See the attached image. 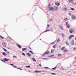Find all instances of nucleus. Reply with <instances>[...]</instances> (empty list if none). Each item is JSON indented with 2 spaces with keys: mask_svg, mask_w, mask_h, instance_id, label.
Segmentation results:
<instances>
[{
  "mask_svg": "<svg viewBox=\"0 0 76 76\" xmlns=\"http://www.w3.org/2000/svg\"><path fill=\"white\" fill-rule=\"evenodd\" d=\"M68 23H69V22L67 21L66 23V26L68 28H70V25L68 24Z\"/></svg>",
  "mask_w": 76,
  "mask_h": 76,
  "instance_id": "f257e3e1",
  "label": "nucleus"
},
{
  "mask_svg": "<svg viewBox=\"0 0 76 76\" xmlns=\"http://www.w3.org/2000/svg\"><path fill=\"white\" fill-rule=\"evenodd\" d=\"M55 9L53 7H51L49 9V11H50L51 10H52L53 11V12H54V10Z\"/></svg>",
  "mask_w": 76,
  "mask_h": 76,
  "instance_id": "f03ea898",
  "label": "nucleus"
},
{
  "mask_svg": "<svg viewBox=\"0 0 76 76\" xmlns=\"http://www.w3.org/2000/svg\"><path fill=\"white\" fill-rule=\"evenodd\" d=\"M2 45L3 47H6V42H3L2 43Z\"/></svg>",
  "mask_w": 76,
  "mask_h": 76,
  "instance_id": "7ed1b4c3",
  "label": "nucleus"
},
{
  "mask_svg": "<svg viewBox=\"0 0 76 76\" xmlns=\"http://www.w3.org/2000/svg\"><path fill=\"white\" fill-rule=\"evenodd\" d=\"M58 27L60 28L62 30H63V27L61 25H59Z\"/></svg>",
  "mask_w": 76,
  "mask_h": 76,
  "instance_id": "20e7f679",
  "label": "nucleus"
},
{
  "mask_svg": "<svg viewBox=\"0 0 76 76\" xmlns=\"http://www.w3.org/2000/svg\"><path fill=\"white\" fill-rule=\"evenodd\" d=\"M49 53H50V51H48L47 52H46L44 53V54H49Z\"/></svg>",
  "mask_w": 76,
  "mask_h": 76,
  "instance_id": "39448f33",
  "label": "nucleus"
},
{
  "mask_svg": "<svg viewBox=\"0 0 76 76\" xmlns=\"http://www.w3.org/2000/svg\"><path fill=\"white\" fill-rule=\"evenodd\" d=\"M72 19H75V18H76V17L75 16V15H72Z\"/></svg>",
  "mask_w": 76,
  "mask_h": 76,
  "instance_id": "423d86ee",
  "label": "nucleus"
},
{
  "mask_svg": "<svg viewBox=\"0 0 76 76\" xmlns=\"http://www.w3.org/2000/svg\"><path fill=\"white\" fill-rule=\"evenodd\" d=\"M58 10V7L57 6H56L55 7V10H56V11H57V10Z\"/></svg>",
  "mask_w": 76,
  "mask_h": 76,
  "instance_id": "0eeeda50",
  "label": "nucleus"
},
{
  "mask_svg": "<svg viewBox=\"0 0 76 76\" xmlns=\"http://www.w3.org/2000/svg\"><path fill=\"white\" fill-rule=\"evenodd\" d=\"M68 1L69 3H72L74 1V0H69Z\"/></svg>",
  "mask_w": 76,
  "mask_h": 76,
  "instance_id": "6e6552de",
  "label": "nucleus"
},
{
  "mask_svg": "<svg viewBox=\"0 0 76 76\" xmlns=\"http://www.w3.org/2000/svg\"><path fill=\"white\" fill-rule=\"evenodd\" d=\"M74 31V30L72 29H71L69 30V32L71 34L72 33V32Z\"/></svg>",
  "mask_w": 76,
  "mask_h": 76,
  "instance_id": "1a4fd4ad",
  "label": "nucleus"
},
{
  "mask_svg": "<svg viewBox=\"0 0 76 76\" xmlns=\"http://www.w3.org/2000/svg\"><path fill=\"white\" fill-rule=\"evenodd\" d=\"M27 55L29 56V57H31V53H27Z\"/></svg>",
  "mask_w": 76,
  "mask_h": 76,
  "instance_id": "9d476101",
  "label": "nucleus"
},
{
  "mask_svg": "<svg viewBox=\"0 0 76 76\" xmlns=\"http://www.w3.org/2000/svg\"><path fill=\"white\" fill-rule=\"evenodd\" d=\"M2 54H3L4 56H7V54L4 52H3L2 53Z\"/></svg>",
  "mask_w": 76,
  "mask_h": 76,
  "instance_id": "9b49d317",
  "label": "nucleus"
},
{
  "mask_svg": "<svg viewBox=\"0 0 76 76\" xmlns=\"http://www.w3.org/2000/svg\"><path fill=\"white\" fill-rule=\"evenodd\" d=\"M51 5L50 4V3H49L48 6V8H49V9L51 8V7H51Z\"/></svg>",
  "mask_w": 76,
  "mask_h": 76,
  "instance_id": "f8f14e48",
  "label": "nucleus"
},
{
  "mask_svg": "<svg viewBox=\"0 0 76 76\" xmlns=\"http://www.w3.org/2000/svg\"><path fill=\"white\" fill-rule=\"evenodd\" d=\"M4 61H8V60H10V59H7L6 58H4Z\"/></svg>",
  "mask_w": 76,
  "mask_h": 76,
  "instance_id": "ddd939ff",
  "label": "nucleus"
},
{
  "mask_svg": "<svg viewBox=\"0 0 76 76\" xmlns=\"http://www.w3.org/2000/svg\"><path fill=\"white\" fill-rule=\"evenodd\" d=\"M56 5H57L58 6H60V4L59 3H55Z\"/></svg>",
  "mask_w": 76,
  "mask_h": 76,
  "instance_id": "4468645a",
  "label": "nucleus"
},
{
  "mask_svg": "<svg viewBox=\"0 0 76 76\" xmlns=\"http://www.w3.org/2000/svg\"><path fill=\"white\" fill-rule=\"evenodd\" d=\"M72 45H75V42H74V40H73L72 42Z\"/></svg>",
  "mask_w": 76,
  "mask_h": 76,
  "instance_id": "2eb2a0df",
  "label": "nucleus"
},
{
  "mask_svg": "<svg viewBox=\"0 0 76 76\" xmlns=\"http://www.w3.org/2000/svg\"><path fill=\"white\" fill-rule=\"evenodd\" d=\"M34 72H35L36 73H40L41 72V71H39L38 70H36V71Z\"/></svg>",
  "mask_w": 76,
  "mask_h": 76,
  "instance_id": "dca6fc26",
  "label": "nucleus"
},
{
  "mask_svg": "<svg viewBox=\"0 0 76 76\" xmlns=\"http://www.w3.org/2000/svg\"><path fill=\"white\" fill-rule=\"evenodd\" d=\"M56 47H57V45H53V48H56Z\"/></svg>",
  "mask_w": 76,
  "mask_h": 76,
  "instance_id": "f3484780",
  "label": "nucleus"
},
{
  "mask_svg": "<svg viewBox=\"0 0 76 76\" xmlns=\"http://www.w3.org/2000/svg\"><path fill=\"white\" fill-rule=\"evenodd\" d=\"M17 45L18 47H19V48H21V46H20L19 44H17Z\"/></svg>",
  "mask_w": 76,
  "mask_h": 76,
  "instance_id": "a211bd4d",
  "label": "nucleus"
},
{
  "mask_svg": "<svg viewBox=\"0 0 76 76\" xmlns=\"http://www.w3.org/2000/svg\"><path fill=\"white\" fill-rule=\"evenodd\" d=\"M32 60L33 61H35V62H36V61H36V60H35V59L34 58H32Z\"/></svg>",
  "mask_w": 76,
  "mask_h": 76,
  "instance_id": "6ab92c4d",
  "label": "nucleus"
},
{
  "mask_svg": "<svg viewBox=\"0 0 76 76\" xmlns=\"http://www.w3.org/2000/svg\"><path fill=\"white\" fill-rule=\"evenodd\" d=\"M26 50V48H23L22 49V51H25V50Z\"/></svg>",
  "mask_w": 76,
  "mask_h": 76,
  "instance_id": "aec40b11",
  "label": "nucleus"
},
{
  "mask_svg": "<svg viewBox=\"0 0 76 76\" xmlns=\"http://www.w3.org/2000/svg\"><path fill=\"white\" fill-rule=\"evenodd\" d=\"M26 67H27V68H30L31 67V66H30L28 65V66H26Z\"/></svg>",
  "mask_w": 76,
  "mask_h": 76,
  "instance_id": "412c9836",
  "label": "nucleus"
},
{
  "mask_svg": "<svg viewBox=\"0 0 76 76\" xmlns=\"http://www.w3.org/2000/svg\"><path fill=\"white\" fill-rule=\"evenodd\" d=\"M51 53H53V52H54V49H51Z\"/></svg>",
  "mask_w": 76,
  "mask_h": 76,
  "instance_id": "4be33fe9",
  "label": "nucleus"
},
{
  "mask_svg": "<svg viewBox=\"0 0 76 76\" xmlns=\"http://www.w3.org/2000/svg\"><path fill=\"white\" fill-rule=\"evenodd\" d=\"M66 45H69V43H68V42L67 41L66 42Z\"/></svg>",
  "mask_w": 76,
  "mask_h": 76,
  "instance_id": "5701e85b",
  "label": "nucleus"
},
{
  "mask_svg": "<svg viewBox=\"0 0 76 76\" xmlns=\"http://www.w3.org/2000/svg\"><path fill=\"white\" fill-rule=\"evenodd\" d=\"M69 39H72V37H71L70 36L69 37Z\"/></svg>",
  "mask_w": 76,
  "mask_h": 76,
  "instance_id": "b1692460",
  "label": "nucleus"
},
{
  "mask_svg": "<svg viewBox=\"0 0 76 76\" xmlns=\"http://www.w3.org/2000/svg\"><path fill=\"white\" fill-rule=\"evenodd\" d=\"M29 52H30V53H32V54H34V53H33V52H32V51H29Z\"/></svg>",
  "mask_w": 76,
  "mask_h": 76,
  "instance_id": "393cba45",
  "label": "nucleus"
},
{
  "mask_svg": "<svg viewBox=\"0 0 76 76\" xmlns=\"http://www.w3.org/2000/svg\"><path fill=\"white\" fill-rule=\"evenodd\" d=\"M60 39H58V42H60Z\"/></svg>",
  "mask_w": 76,
  "mask_h": 76,
  "instance_id": "a878e982",
  "label": "nucleus"
},
{
  "mask_svg": "<svg viewBox=\"0 0 76 76\" xmlns=\"http://www.w3.org/2000/svg\"><path fill=\"white\" fill-rule=\"evenodd\" d=\"M64 52H67V50H63Z\"/></svg>",
  "mask_w": 76,
  "mask_h": 76,
  "instance_id": "bb28decb",
  "label": "nucleus"
},
{
  "mask_svg": "<svg viewBox=\"0 0 76 76\" xmlns=\"http://www.w3.org/2000/svg\"><path fill=\"white\" fill-rule=\"evenodd\" d=\"M70 36L72 38V37H75V35H70Z\"/></svg>",
  "mask_w": 76,
  "mask_h": 76,
  "instance_id": "cd10ccee",
  "label": "nucleus"
},
{
  "mask_svg": "<svg viewBox=\"0 0 76 76\" xmlns=\"http://www.w3.org/2000/svg\"><path fill=\"white\" fill-rule=\"evenodd\" d=\"M64 48H65L64 47H63L61 49V50H63Z\"/></svg>",
  "mask_w": 76,
  "mask_h": 76,
  "instance_id": "c85d7f7f",
  "label": "nucleus"
},
{
  "mask_svg": "<svg viewBox=\"0 0 76 76\" xmlns=\"http://www.w3.org/2000/svg\"><path fill=\"white\" fill-rule=\"evenodd\" d=\"M47 31H49V29L47 30L46 31H44V32H47Z\"/></svg>",
  "mask_w": 76,
  "mask_h": 76,
  "instance_id": "c756f323",
  "label": "nucleus"
},
{
  "mask_svg": "<svg viewBox=\"0 0 76 76\" xmlns=\"http://www.w3.org/2000/svg\"><path fill=\"white\" fill-rule=\"evenodd\" d=\"M51 74H52V75H56V74L54 73H51Z\"/></svg>",
  "mask_w": 76,
  "mask_h": 76,
  "instance_id": "7c9ffc66",
  "label": "nucleus"
},
{
  "mask_svg": "<svg viewBox=\"0 0 76 76\" xmlns=\"http://www.w3.org/2000/svg\"><path fill=\"white\" fill-rule=\"evenodd\" d=\"M62 37H64V36H65V35H64V34H62Z\"/></svg>",
  "mask_w": 76,
  "mask_h": 76,
  "instance_id": "2f4dec72",
  "label": "nucleus"
},
{
  "mask_svg": "<svg viewBox=\"0 0 76 76\" xmlns=\"http://www.w3.org/2000/svg\"><path fill=\"white\" fill-rule=\"evenodd\" d=\"M56 69V66L54 68H52V69H53V70H55V69Z\"/></svg>",
  "mask_w": 76,
  "mask_h": 76,
  "instance_id": "473e14b6",
  "label": "nucleus"
},
{
  "mask_svg": "<svg viewBox=\"0 0 76 76\" xmlns=\"http://www.w3.org/2000/svg\"><path fill=\"white\" fill-rule=\"evenodd\" d=\"M64 10L65 11H67V9H66V8L64 9Z\"/></svg>",
  "mask_w": 76,
  "mask_h": 76,
  "instance_id": "72a5a7b5",
  "label": "nucleus"
},
{
  "mask_svg": "<svg viewBox=\"0 0 76 76\" xmlns=\"http://www.w3.org/2000/svg\"><path fill=\"white\" fill-rule=\"evenodd\" d=\"M68 20V18H66L65 19H64V20L65 21H66V20Z\"/></svg>",
  "mask_w": 76,
  "mask_h": 76,
  "instance_id": "f704fd0d",
  "label": "nucleus"
},
{
  "mask_svg": "<svg viewBox=\"0 0 76 76\" xmlns=\"http://www.w3.org/2000/svg\"><path fill=\"white\" fill-rule=\"evenodd\" d=\"M3 49H4V51H5L7 52V50H6V49H4V48H3Z\"/></svg>",
  "mask_w": 76,
  "mask_h": 76,
  "instance_id": "c9c22d12",
  "label": "nucleus"
},
{
  "mask_svg": "<svg viewBox=\"0 0 76 76\" xmlns=\"http://www.w3.org/2000/svg\"><path fill=\"white\" fill-rule=\"evenodd\" d=\"M13 58H17V56H14L13 57Z\"/></svg>",
  "mask_w": 76,
  "mask_h": 76,
  "instance_id": "e433bc0d",
  "label": "nucleus"
},
{
  "mask_svg": "<svg viewBox=\"0 0 76 76\" xmlns=\"http://www.w3.org/2000/svg\"><path fill=\"white\" fill-rule=\"evenodd\" d=\"M71 10H75V9L74 8H71Z\"/></svg>",
  "mask_w": 76,
  "mask_h": 76,
  "instance_id": "4c0bfd02",
  "label": "nucleus"
},
{
  "mask_svg": "<svg viewBox=\"0 0 76 76\" xmlns=\"http://www.w3.org/2000/svg\"><path fill=\"white\" fill-rule=\"evenodd\" d=\"M54 55H51L50 56H49L50 57H54Z\"/></svg>",
  "mask_w": 76,
  "mask_h": 76,
  "instance_id": "58836bf2",
  "label": "nucleus"
},
{
  "mask_svg": "<svg viewBox=\"0 0 76 76\" xmlns=\"http://www.w3.org/2000/svg\"><path fill=\"white\" fill-rule=\"evenodd\" d=\"M52 19H50V22H52Z\"/></svg>",
  "mask_w": 76,
  "mask_h": 76,
  "instance_id": "ea45409f",
  "label": "nucleus"
},
{
  "mask_svg": "<svg viewBox=\"0 0 76 76\" xmlns=\"http://www.w3.org/2000/svg\"><path fill=\"white\" fill-rule=\"evenodd\" d=\"M0 38H2V39H4V38L3 37H2V36H0Z\"/></svg>",
  "mask_w": 76,
  "mask_h": 76,
  "instance_id": "a19ab883",
  "label": "nucleus"
},
{
  "mask_svg": "<svg viewBox=\"0 0 76 76\" xmlns=\"http://www.w3.org/2000/svg\"><path fill=\"white\" fill-rule=\"evenodd\" d=\"M45 69H48V67H44Z\"/></svg>",
  "mask_w": 76,
  "mask_h": 76,
  "instance_id": "79ce46f5",
  "label": "nucleus"
},
{
  "mask_svg": "<svg viewBox=\"0 0 76 76\" xmlns=\"http://www.w3.org/2000/svg\"><path fill=\"white\" fill-rule=\"evenodd\" d=\"M58 56H61V54H58Z\"/></svg>",
  "mask_w": 76,
  "mask_h": 76,
  "instance_id": "37998d69",
  "label": "nucleus"
},
{
  "mask_svg": "<svg viewBox=\"0 0 76 76\" xmlns=\"http://www.w3.org/2000/svg\"><path fill=\"white\" fill-rule=\"evenodd\" d=\"M22 55H23V56H25V54L24 53H22Z\"/></svg>",
  "mask_w": 76,
  "mask_h": 76,
  "instance_id": "c03bdc74",
  "label": "nucleus"
},
{
  "mask_svg": "<svg viewBox=\"0 0 76 76\" xmlns=\"http://www.w3.org/2000/svg\"><path fill=\"white\" fill-rule=\"evenodd\" d=\"M76 49V48H75V47L74 48L73 50H75Z\"/></svg>",
  "mask_w": 76,
  "mask_h": 76,
  "instance_id": "a18cd8bd",
  "label": "nucleus"
},
{
  "mask_svg": "<svg viewBox=\"0 0 76 76\" xmlns=\"http://www.w3.org/2000/svg\"><path fill=\"white\" fill-rule=\"evenodd\" d=\"M10 64L11 65H12V66H13L14 65V64Z\"/></svg>",
  "mask_w": 76,
  "mask_h": 76,
  "instance_id": "49530a36",
  "label": "nucleus"
},
{
  "mask_svg": "<svg viewBox=\"0 0 76 76\" xmlns=\"http://www.w3.org/2000/svg\"><path fill=\"white\" fill-rule=\"evenodd\" d=\"M48 28H49V27H50V25L49 24H48Z\"/></svg>",
  "mask_w": 76,
  "mask_h": 76,
  "instance_id": "de8ad7c7",
  "label": "nucleus"
},
{
  "mask_svg": "<svg viewBox=\"0 0 76 76\" xmlns=\"http://www.w3.org/2000/svg\"><path fill=\"white\" fill-rule=\"evenodd\" d=\"M1 61H3V62H4V60H1Z\"/></svg>",
  "mask_w": 76,
  "mask_h": 76,
  "instance_id": "09e8293b",
  "label": "nucleus"
},
{
  "mask_svg": "<svg viewBox=\"0 0 76 76\" xmlns=\"http://www.w3.org/2000/svg\"><path fill=\"white\" fill-rule=\"evenodd\" d=\"M69 15L70 16H71L72 15V14H71V13H69Z\"/></svg>",
  "mask_w": 76,
  "mask_h": 76,
  "instance_id": "8fccbe9b",
  "label": "nucleus"
},
{
  "mask_svg": "<svg viewBox=\"0 0 76 76\" xmlns=\"http://www.w3.org/2000/svg\"><path fill=\"white\" fill-rule=\"evenodd\" d=\"M43 59L46 60V59H47V58H43Z\"/></svg>",
  "mask_w": 76,
  "mask_h": 76,
  "instance_id": "3c124183",
  "label": "nucleus"
},
{
  "mask_svg": "<svg viewBox=\"0 0 76 76\" xmlns=\"http://www.w3.org/2000/svg\"><path fill=\"white\" fill-rule=\"evenodd\" d=\"M39 65L40 66H42L40 64H39Z\"/></svg>",
  "mask_w": 76,
  "mask_h": 76,
  "instance_id": "603ef678",
  "label": "nucleus"
},
{
  "mask_svg": "<svg viewBox=\"0 0 76 76\" xmlns=\"http://www.w3.org/2000/svg\"><path fill=\"white\" fill-rule=\"evenodd\" d=\"M51 44H53H53H54V42H52V43H51Z\"/></svg>",
  "mask_w": 76,
  "mask_h": 76,
  "instance_id": "864d4df0",
  "label": "nucleus"
},
{
  "mask_svg": "<svg viewBox=\"0 0 76 76\" xmlns=\"http://www.w3.org/2000/svg\"><path fill=\"white\" fill-rule=\"evenodd\" d=\"M14 67H15V68H16V66H14Z\"/></svg>",
  "mask_w": 76,
  "mask_h": 76,
  "instance_id": "5fc2aeb1",
  "label": "nucleus"
},
{
  "mask_svg": "<svg viewBox=\"0 0 76 76\" xmlns=\"http://www.w3.org/2000/svg\"><path fill=\"white\" fill-rule=\"evenodd\" d=\"M72 4H76V3H75V4L73 3H72Z\"/></svg>",
  "mask_w": 76,
  "mask_h": 76,
  "instance_id": "6e6d98bb",
  "label": "nucleus"
},
{
  "mask_svg": "<svg viewBox=\"0 0 76 76\" xmlns=\"http://www.w3.org/2000/svg\"><path fill=\"white\" fill-rule=\"evenodd\" d=\"M70 67H72V64H70Z\"/></svg>",
  "mask_w": 76,
  "mask_h": 76,
  "instance_id": "4d7b16f0",
  "label": "nucleus"
},
{
  "mask_svg": "<svg viewBox=\"0 0 76 76\" xmlns=\"http://www.w3.org/2000/svg\"><path fill=\"white\" fill-rule=\"evenodd\" d=\"M20 68H17V69H20Z\"/></svg>",
  "mask_w": 76,
  "mask_h": 76,
  "instance_id": "13d9d810",
  "label": "nucleus"
},
{
  "mask_svg": "<svg viewBox=\"0 0 76 76\" xmlns=\"http://www.w3.org/2000/svg\"><path fill=\"white\" fill-rule=\"evenodd\" d=\"M45 56V54H44L43 53V55L42 56Z\"/></svg>",
  "mask_w": 76,
  "mask_h": 76,
  "instance_id": "bf43d9fd",
  "label": "nucleus"
},
{
  "mask_svg": "<svg viewBox=\"0 0 76 76\" xmlns=\"http://www.w3.org/2000/svg\"><path fill=\"white\" fill-rule=\"evenodd\" d=\"M20 70H22V69H20Z\"/></svg>",
  "mask_w": 76,
  "mask_h": 76,
  "instance_id": "052dcab7",
  "label": "nucleus"
},
{
  "mask_svg": "<svg viewBox=\"0 0 76 76\" xmlns=\"http://www.w3.org/2000/svg\"><path fill=\"white\" fill-rule=\"evenodd\" d=\"M8 50H10V49L9 48H8Z\"/></svg>",
  "mask_w": 76,
  "mask_h": 76,
  "instance_id": "680f3d73",
  "label": "nucleus"
},
{
  "mask_svg": "<svg viewBox=\"0 0 76 76\" xmlns=\"http://www.w3.org/2000/svg\"><path fill=\"white\" fill-rule=\"evenodd\" d=\"M29 48H30V49L31 50V47H29Z\"/></svg>",
  "mask_w": 76,
  "mask_h": 76,
  "instance_id": "e2e57ef3",
  "label": "nucleus"
},
{
  "mask_svg": "<svg viewBox=\"0 0 76 76\" xmlns=\"http://www.w3.org/2000/svg\"><path fill=\"white\" fill-rule=\"evenodd\" d=\"M7 53H9V51L7 52Z\"/></svg>",
  "mask_w": 76,
  "mask_h": 76,
  "instance_id": "0e129e2a",
  "label": "nucleus"
},
{
  "mask_svg": "<svg viewBox=\"0 0 76 76\" xmlns=\"http://www.w3.org/2000/svg\"><path fill=\"white\" fill-rule=\"evenodd\" d=\"M75 59H76V57H75Z\"/></svg>",
  "mask_w": 76,
  "mask_h": 76,
  "instance_id": "69168bd1",
  "label": "nucleus"
},
{
  "mask_svg": "<svg viewBox=\"0 0 76 76\" xmlns=\"http://www.w3.org/2000/svg\"><path fill=\"white\" fill-rule=\"evenodd\" d=\"M43 72H45V71H43Z\"/></svg>",
  "mask_w": 76,
  "mask_h": 76,
  "instance_id": "338daca9",
  "label": "nucleus"
},
{
  "mask_svg": "<svg viewBox=\"0 0 76 76\" xmlns=\"http://www.w3.org/2000/svg\"><path fill=\"white\" fill-rule=\"evenodd\" d=\"M40 39V40H41V39Z\"/></svg>",
  "mask_w": 76,
  "mask_h": 76,
  "instance_id": "774afa93",
  "label": "nucleus"
}]
</instances>
